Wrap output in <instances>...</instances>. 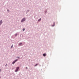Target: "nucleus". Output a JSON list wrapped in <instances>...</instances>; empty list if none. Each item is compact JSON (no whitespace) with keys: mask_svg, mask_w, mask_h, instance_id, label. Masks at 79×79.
Masks as SVG:
<instances>
[{"mask_svg":"<svg viewBox=\"0 0 79 79\" xmlns=\"http://www.w3.org/2000/svg\"><path fill=\"white\" fill-rule=\"evenodd\" d=\"M26 69H27V67H26Z\"/></svg>","mask_w":79,"mask_h":79,"instance_id":"nucleus-10","label":"nucleus"},{"mask_svg":"<svg viewBox=\"0 0 79 79\" xmlns=\"http://www.w3.org/2000/svg\"><path fill=\"white\" fill-rule=\"evenodd\" d=\"M12 47H13V45L11 46V48H12Z\"/></svg>","mask_w":79,"mask_h":79,"instance_id":"nucleus-11","label":"nucleus"},{"mask_svg":"<svg viewBox=\"0 0 79 79\" xmlns=\"http://www.w3.org/2000/svg\"><path fill=\"white\" fill-rule=\"evenodd\" d=\"M2 24V20H1L0 21V25H1Z\"/></svg>","mask_w":79,"mask_h":79,"instance_id":"nucleus-4","label":"nucleus"},{"mask_svg":"<svg viewBox=\"0 0 79 79\" xmlns=\"http://www.w3.org/2000/svg\"><path fill=\"white\" fill-rule=\"evenodd\" d=\"M22 44V43H20L19 44V45H21Z\"/></svg>","mask_w":79,"mask_h":79,"instance_id":"nucleus-7","label":"nucleus"},{"mask_svg":"<svg viewBox=\"0 0 79 79\" xmlns=\"http://www.w3.org/2000/svg\"><path fill=\"white\" fill-rule=\"evenodd\" d=\"M43 56H47V54H43Z\"/></svg>","mask_w":79,"mask_h":79,"instance_id":"nucleus-5","label":"nucleus"},{"mask_svg":"<svg viewBox=\"0 0 79 79\" xmlns=\"http://www.w3.org/2000/svg\"><path fill=\"white\" fill-rule=\"evenodd\" d=\"M24 30H25V29L23 28V31H24Z\"/></svg>","mask_w":79,"mask_h":79,"instance_id":"nucleus-9","label":"nucleus"},{"mask_svg":"<svg viewBox=\"0 0 79 79\" xmlns=\"http://www.w3.org/2000/svg\"><path fill=\"white\" fill-rule=\"evenodd\" d=\"M0 70H1L0 69Z\"/></svg>","mask_w":79,"mask_h":79,"instance_id":"nucleus-12","label":"nucleus"},{"mask_svg":"<svg viewBox=\"0 0 79 79\" xmlns=\"http://www.w3.org/2000/svg\"><path fill=\"white\" fill-rule=\"evenodd\" d=\"M38 64H36L35 65V66H36L37 65H38Z\"/></svg>","mask_w":79,"mask_h":79,"instance_id":"nucleus-8","label":"nucleus"},{"mask_svg":"<svg viewBox=\"0 0 79 79\" xmlns=\"http://www.w3.org/2000/svg\"><path fill=\"white\" fill-rule=\"evenodd\" d=\"M18 60H15L13 62H12V64H14V63H15L16 62V61H17Z\"/></svg>","mask_w":79,"mask_h":79,"instance_id":"nucleus-3","label":"nucleus"},{"mask_svg":"<svg viewBox=\"0 0 79 79\" xmlns=\"http://www.w3.org/2000/svg\"><path fill=\"white\" fill-rule=\"evenodd\" d=\"M19 69V67H17L16 68V69L15 71V72H18V69Z\"/></svg>","mask_w":79,"mask_h":79,"instance_id":"nucleus-1","label":"nucleus"},{"mask_svg":"<svg viewBox=\"0 0 79 79\" xmlns=\"http://www.w3.org/2000/svg\"><path fill=\"white\" fill-rule=\"evenodd\" d=\"M40 20H41V18H40L38 20V21H40Z\"/></svg>","mask_w":79,"mask_h":79,"instance_id":"nucleus-6","label":"nucleus"},{"mask_svg":"<svg viewBox=\"0 0 79 79\" xmlns=\"http://www.w3.org/2000/svg\"><path fill=\"white\" fill-rule=\"evenodd\" d=\"M25 18H24L21 21V23H23V21H25Z\"/></svg>","mask_w":79,"mask_h":79,"instance_id":"nucleus-2","label":"nucleus"}]
</instances>
